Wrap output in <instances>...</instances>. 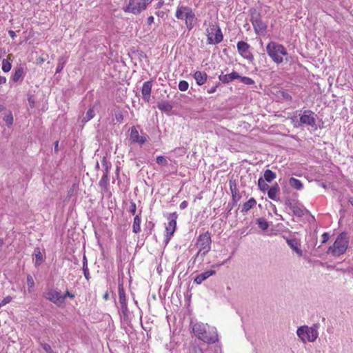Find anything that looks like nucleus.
Here are the masks:
<instances>
[{"instance_id":"f257e3e1","label":"nucleus","mask_w":353,"mask_h":353,"mask_svg":"<svg viewBox=\"0 0 353 353\" xmlns=\"http://www.w3.org/2000/svg\"><path fill=\"white\" fill-rule=\"evenodd\" d=\"M194 335L204 343L212 344L218 341V334L216 327L207 323H196L192 326Z\"/></svg>"},{"instance_id":"f03ea898","label":"nucleus","mask_w":353,"mask_h":353,"mask_svg":"<svg viewBox=\"0 0 353 353\" xmlns=\"http://www.w3.org/2000/svg\"><path fill=\"white\" fill-rule=\"evenodd\" d=\"M212 239L209 232L202 233L199 236L195 243V246L199 249L197 253L192 258L190 261L195 263L198 261L200 264L204 261L207 254L211 250Z\"/></svg>"},{"instance_id":"7ed1b4c3","label":"nucleus","mask_w":353,"mask_h":353,"mask_svg":"<svg viewBox=\"0 0 353 353\" xmlns=\"http://www.w3.org/2000/svg\"><path fill=\"white\" fill-rule=\"evenodd\" d=\"M349 245V238L345 232L339 234L334 244L329 247L327 253H331L334 256H339L343 254Z\"/></svg>"},{"instance_id":"20e7f679","label":"nucleus","mask_w":353,"mask_h":353,"mask_svg":"<svg viewBox=\"0 0 353 353\" xmlns=\"http://www.w3.org/2000/svg\"><path fill=\"white\" fill-rule=\"evenodd\" d=\"M266 50L268 54L276 63L283 62V59L281 55L286 56L288 54L287 50L283 45L272 41L267 45Z\"/></svg>"},{"instance_id":"39448f33","label":"nucleus","mask_w":353,"mask_h":353,"mask_svg":"<svg viewBox=\"0 0 353 353\" xmlns=\"http://www.w3.org/2000/svg\"><path fill=\"white\" fill-rule=\"evenodd\" d=\"M318 325L314 324L312 327L303 325L296 330V334L303 342L307 339L310 342H314L318 338Z\"/></svg>"},{"instance_id":"423d86ee","label":"nucleus","mask_w":353,"mask_h":353,"mask_svg":"<svg viewBox=\"0 0 353 353\" xmlns=\"http://www.w3.org/2000/svg\"><path fill=\"white\" fill-rule=\"evenodd\" d=\"M152 1L153 0H129L128 5L123 8V11L134 14H139L142 11L145 10Z\"/></svg>"},{"instance_id":"0eeeda50","label":"nucleus","mask_w":353,"mask_h":353,"mask_svg":"<svg viewBox=\"0 0 353 353\" xmlns=\"http://www.w3.org/2000/svg\"><path fill=\"white\" fill-rule=\"evenodd\" d=\"M250 21L256 34H259L267 29V25L262 21L261 14L255 9L251 11Z\"/></svg>"},{"instance_id":"6e6552de","label":"nucleus","mask_w":353,"mask_h":353,"mask_svg":"<svg viewBox=\"0 0 353 353\" xmlns=\"http://www.w3.org/2000/svg\"><path fill=\"white\" fill-rule=\"evenodd\" d=\"M177 217L178 215L176 212L170 213L168 216V219L169 221L165 226V245H167L170 242L172 236H173L176 230Z\"/></svg>"},{"instance_id":"1a4fd4ad","label":"nucleus","mask_w":353,"mask_h":353,"mask_svg":"<svg viewBox=\"0 0 353 353\" xmlns=\"http://www.w3.org/2000/svg\"><path fill=\"white\" fill-rule=\"evenodd\" d=\"M208 43L218 44L223 40V36L219 27L213 26L207 30Z\"/></svg>"},{"instance_id":"9d476101","label":"nucleus","mask_w":353,"mask_h":353,"mask_svg":"<svg viewBox=\"0 0 353 353\" xmlns=\"http://www.w3.org/2000/svg\"><path fill=\"white\" fill-rule=\"evenodd\" d=\"M285 205L290 208L294 216L302 217L304 215L303 206L297 201L287 198L285 201Z\"/></svg>"},{"instance_id":"9b49d317","label":"nucleus","mask_w":353,"mask_h":353,"mask_svg":"<svg viewBox=\"0 0 353 353\" xmlns=\"http://www.w3.org/2000/svg\"><path fill=\"white\" fill-rule=\"evenodd\" d=\"M239 53L245 59L252 62L254 60V56L250 51V45L243 41H241L237 43L236 45Z\"/></svg>"},{"instance_id":"f8f14e48","label":"nucleus","mask_w":353,"mask_h":353,"mask_svg":"<svg viewBox=\"0 0 353 353\" xmlns=\"http://www.w3.org/2000/svg\"><path fill=\"white\" fill-rule=\"evenodd\" d=\"M316 114L310 110H305L300 117V123L310 125L316 128Z\"/></svg>"},{"instance_id":"ddd939ff","label":"nucleus","mask_w":353,"mask_h":353,"mask_svg":"<svg viewBox=\"0 0 353 353\" xmlns=\"http://www.w3.org/2000/svg\"><path fill=\"white\" fill-rule=\"evenodd\" d=\"M46 299L50 301L55 305L60 306L63 304V298L61 297V294L59 292L50 289L49 290L45 295Z\"/></svg>"},{"instance_id":"4468645a","label":"nucleus","mask_w":353,"mask_h":353,"mask_svg":"<svg viewBox=\"0 0 353 353\" xmlns=\"http://www.w3.org/2000/svg\"><path fill=\"white\" fill-rule=\"evenodd\" d=\"M152 87V81H148L143 83L141 93L143 95V99L145 102H149L150 100V94Z\"/></svg>"},{"instance_id":"2eb2a0df","label":"nucleus","mask_w":353,"mask_h":353,"mask_svg":"<svg viewBox=\"0 0 353 353\" xmlns=\"http://www.w3.org/2000/svg\"><path fill=\"white\" fill-rule=\"evenodd\" d=\"M100 104L99 101H97L94 105L90 107V108L87 110L85 114L83 116L81 119V123L85 124L92 119H93L95 116L94 108L96 105Z\"/></svg>"},{"instance_id":"dca6fc26","label":"nucleus","mask_w":353,"mask_h":353,"mask_svg":"<svg viewBox=\"0 0 353 353\" xmlns=\"http://www.w3.org/2000/svg\"><path fill=\"white\" fill-rule=\"evenodd\" d=\"M240 77L239 73L236 71L232 72L230 74H223V73L219 76V79L223 83L228 84L235 79Z\"/></svg>"},{"instance_id":"f3484780","label":"nucleus","mask_w":353,"mask_h":353,"mask_svg":"<svg viewBox=\"0 0 353 353\" xmlns=\"http://www.w3.org/2000/svg\"><path fill=\"white\" fill-rule=\"evenodd\" d=\"M191 9L192 8L190 7L179 5L175 14L176 18L181 20L185 19L188 12H189Z\"/></svg>"},{"instance_id":"a211bd4d","label":"nucleus","mask_w":353,"mask_h":353,"mask_svg":"<svg viewBox=\"0 0 353 353\" xmlns=\"http://www.w3.org/2000/svg\"><path fill=\"white\" fill-rule=\"evenodd\" d=\"M196 21V18L195 17V14L194 13L192 9H191V10L188 12V15L185 17V25L187 28L189 30H191L194 28Z\"/></svg>"},{"instance_id":"6ab92c4d","label":"nucleus","mask_w":353,"mask_h":353,"mask_svg":"<svg viewBox=\"0 0 353 353\" xmlns=\"http://www.w3.org/2000/svg\"><path fill=\"white\" fill-rule=\"evenodd\" d=\"M230 189L232 193V201L234 203H237L238 201L241 198V195L239 192V190L236 188V184L235 181H230Z\"/></svg>"},{"instance_id":"aec40b11","label":"nucleus","mask_w":353,"mask_h":353,"mask_svg":"<svg viewBox=\"0 0 353 353\" xmlns=\"http://www.w3.org/2000/svg\"><path fill=\"white\" fill-rule=\"evenodd\" d=\"M216 274V271L213 270L205 271L196 276L194 279V282L196 284H201L203 281L206 280L210 276H212Z\"/></svg>"},{"instance_id":"412c9836","label":"nucleus","mask_w":353,"mask_h":353,"mask_svg":"<svg viewBox=\"0 0 353 353\" xmlns=\"http://www.w3.org/2000/svg\"><path fill=\"white\" fill-rule=\"evenodd\" d=\"M280 191V188L279 185L276 183L272 187L268 188V196L270 199L274 201H279V198L277 196L279 192Z\"/></svg>"},{"instance_id":"4be33fe9","label":"nucleus","mask_w":353,"mask_h":353,"mask_svg":"<svg viewBox=\"0 0 353 353\" xmlns=\"http://www.w3.org/2000/svg\"><path fill=\"white\" fill-rule=\"evenodd\" d=\"M194 78L199 85H203L208 79V75L205 72L201 71H196L194 74Z\"/></svg>"},{"instance_id":"5701e85b","label":"nucleus","mask_w":353,"mask_h":353,"mask_svg":"<svg viewBox=\"0 0 353 353\" xmlns=\"http://www.w3.org/2000/svg\"><path fill=\"white\" fill-rule=\"evenodd\" d=\"M286 242L288 245L292 248L299 256H302L303 251L299 248L300 244L296 241V239H287Z\"/></svg>"},{"instance_id":"b1692460","label":"nucleus","mask_w":353,"mask_h":353,"mask_svg":"<svg viewBox=\"0 0 353 353\" xmlns=\"http://www.w3.org/2000/svg\"><path fill=\"white\" fill-rule=\"evenodd\" d=\"M24 74L23 68L19 66L14 69V72L12 76L11 80L14 83L18 82L19 80L23 79Z\"/></svg>"},{"instance_id":"393cba45","label":"nucleus","mask_w":353,"mask_h":353,"mask_svg":"<svg viewBox=\"0 0 353 353\" xmlns=\"http://www.w3.org/2000/svg\"><path fill=\"white\" fill-rule=\"evenodd\" d=\"M158 108L162 112H165L166 113H170L172 109V105L166 101H162L157 103Z\"/></svg>"},{"instance_id":"a878e982","label":"nucleus","mask_w":353,"mask_h":353,"mask_svg":"<svg viewBox=\"0 0 353 353\" xmlns=\"http://www.w3.org/2000/svg\"><path fill=\"white\" fill-rule=\"evenodd\" d=\"M141 211L140 212V213L139 214L136 215L134 218L133 224H132V232L135 234L139 233L141 230V228H140V224H141Z\"/></svg>"},{"instance_id":"bb28decb","label":"nucleus","mask_w":353,"mask_h":353,"mask_svg":"<svg viewBox=\"0 0 353 353\" xmlns=\"http://www.w3.org/2000/svg\"><path fill=\"white\" fill-rule=\"evenodd\" d=\"M256 204V201L254 198H250L247 202L244 203L241 212L246 213Z\"/></svg>"},{"instance_id":"cd10ccee","label":"nucleus","mask_w":353,"mask_h":353,"mask_svg":"<svg viewBox=\"0 0 353 353\" xmlns=\"http://www.w3.org/2000/svg\"><path fill=\"white\" fill-rule=\"evenodd\" d=\"M118 292L119 302L121 304L127 303L126 296L123 283H119L118 286Z\"/></svg>"},{"instance_id":"c85d7f7f","label":"nucleus","mask_w":353,"mask_h":353,"mask_svg":"<svg viewBox=\"0 0 353 353\" xmlns=\"http://www.w3.org/2000/svg\"><path fill=\"white\" fill-rule=\"evenodd\" d=\"M289 183L290 186L296 190H301L303 188V183L300 180L296 178L291 177L289 180Z\"/></svg>"},{"instance_id":"c756f323","label":"nucleus","mask_w":353,"mask_h":353,"mask_svg":"<svg viewBox=\"0 0 353 353\" xmlns=\"http://www.w3.org/2000/svg\"><path fill=\"white\" fill-rule=\"evenodd\" d=\"M263 177L266 182L270 183L276 178V173L272 170L267 169L264 172Z\"/></svg>"},{"instance_id":"7c9ffc66","label":"nucleus","mask_w":353,"mask_h":353,"mask_svg":"<svg viewBox=\"0 0 353 353\" xmlns=\"http://www.w3.org/2000/svg\"><path fill=\"white\" fill-rule=\"evenodd\" d=\"M34 256H35V266L37 267V266L40 265L44 261V258L39 248H37L34 250Z\"/></svg>"},{"instance_id":"2f4dec72","label":"nucleus","mask_w":353,"mask_h":353,"mask_svg":"<svg viewBox=\"0 0 353 353\" xmlns=\"http://www.w3.org/2000/svg\"><path fill=\"white\" fill-rule=\"evenodd\" d=\"M108 176H107V173H103L101 180L99 182V186L103 190H108Z\"/></svg>"},{"instance_id":"473e14b6","label":"nucleus","mask_w":353,"mask_h":353,"mask_svg":"<svg viewBox=\"0 0 353 353\" xmlns=\"http://www.w3.org/2000/svg\"><path fill=\"white\" fill-rule=\"evenodd\" d=\"M256 222L259 228L263 231L267 230L269 227L268 222L264 218H259L256 219Z\"/></svg>"},{"instance_id":"72a5a7b5","label":"nucleus","mask_w":353,"mask_h":353,"mask_svg":"<svg viewBox=\"0 0 353 353\" xmlns=\"http://www.w3.org/2000/svg\"><path fill=\"white\" fill-rule=\"evenodd\" d=\"M139 134L138 130L136 129L134 126L131 128L130 139L132 142L135 143L139 139Z\"/></svg>"},{"instance_id":"f704fd0d","label":"nucleus","mask_w":353,"mask_h":353,"mask_svg":"<svg viewBox=\"0 0 353 353\" xmlns=\"http://www.w3.org/2000/svg\"><path fill=\"white\" fill-rule=\"evenodd\" d=\"M265 180L263 178H259L258 180V186L260 190L265 192L268 190L269 185L265 183Z\"/></svg>"},{"instance_id":"c9c22d12","label":"nucleus","mask_w":353,"mask_h":353,"mask_svg":"<svg viewBox=\"0 0 353 353\" xmlns=\"http://www.w3.org/2000/svg\"><path fill=\"white\" fill-rule=\"evenodd\" d=\"M12 64L8 59H3L2 70L5 72H8L11 70Z\"/></svg>"},{"instance_id":"e433bc0d","label":"nucleus","mask_w":353,"mask_h":353,"mask_svg":"<svg viewBox=\"0 0 353 353\" xmlns=\"http://www.w3.org/2000/svg\"><path fill=\"white\" fill-rule=\"evenodd\" d=\"M101 163H102L103 167L104 168L103 173H107V176H108L109 169H110V168H111V163L110 162H108V161L106 159L105 157L103 158Z\"/></svg>"},{"instance_id":"4c0bfd02","label":"nucleus","mask_w":353,"mask_h":353,"mask_svg":"<svg viewBox=\"0 0 353 353\" xmlns=\"http://www.w3.org/2000/svg\"><path fill=\"white\" fill-rule=\"evenodd\" d=\"M3 121L6 122L8 127H10L13 123V116L11 112H10L8 114L5 115L3 117Z\"/></svg>"},{"instance_id":"58836bf2","label":"nucleus","mask_w":353,"mask_h":353,"mask_svg":"<svg viewBox=\"0 0 353 353\" xmlns=\"http://www.w3.org/2000/svg\"><path fill=\"white\" fill-rule=\"evenodd\" d=\"M238 79L243 83L245 84V85H253L254 83V81L253 79H252L250 77H241L240 76L239 78H238Z\"/></svg>"},{"instance_id":"ea45409f","label":"nucleus","mask_w":353,"mask_h":353,"mask_svg":"<svg viewBox=\"0 0 353 353\" xmlns=\"http://www.w3.org/2000/svg\"><path fill=\"white\" fill-rule=\"evenodd\" d=\"M178 87L181 91L184 92L188 89L189 83L186 81L182 80L179 81Z\"/></svg>"},{"instance_id":"a19ab883","label":"nucleus","mask_w":353,"mask_h":353,"mask_svg":"<svg viewBox=\"0 0 353 353\" xmlns=\"http://www.w3.org/2000/svg\"><path fill=\"white\" fill-rule=\"evenodd\" d=\"M156 161L159 165H161L163 166H167L168 164L166 158L163 156H158L157 157Z\"/></svg>"},{"instance_id":"79ce46f5","label":"nucleus","mask_w":353,"mask_h":353,"mask_svg":"<svg viewBox=\"0 0 353 353\" xmlns=\"http://www.w3.org/2000/svg\"><path fill=\"white\" fill-rule=\"evenodd\" d=\"M114 116L117 122L121 123L123 120V115L121 111L119 110H114Z\"/></svg>"},{"instance_id":"37998d69","label":"nucleus","mask_w":353,"mask_h":353,"mask_svg":"<svg viewBox=\"0 0 353 353\" xmlns=\"http://www.w3.org/2000/svg\"><path fill=\"white\" fill-rule=\"evenodd\" d=\"M65 62V61H64L63 58H60L59 59L58 65H57V69H56V73L61 72V71L63 70V68L64 67Z\"/></svg>"},{"instance_id":"c03bdc74","label":"nucleus","mask_w":353,"mask_h":353,"mask_svg":"<svg viewBox=\"0 0 353 353\" xmlns=\"http://www.w3.org/2000/svg\"><path fill=\"white\" fill-rule=\"evenodd\" d=\"M27 285L28 288H33L34 285V281L32 276L30 274L27 276Z\"/></svg>"},{"instance_id":"a18cd8bd","label":"nucleus","mask_w":353,"mask_h":353,"mask_svg":"<svg viewBox=\"0 0 353 353\" xmlns=\"http://www.w3.org/2000/svg\"><path fill=\"white\" fill-rule=\"evenodd\" d=\"M82 270H83V274H84V276H85V279L88 281L90 280V272H89V270H88V265L83 266Z\"/></svg>"},{"instance_id":"49530a36","label":"nucleus","mask_w":353,"mask_h":353,"mask_svg":"<svg viewBox=\"0 0 353 353\" xmlns=\"http://www.w3.org/2000/svg\"><path fill=\"white\" fill-rule=\"evenodd\" d=\"M136 211H137V206H136V203L132 201L130 202V208H129V212L132 214V215H134L135 213H136Z\"/></svg>"},{"instance_id":"de8ad7c7","label":"nucleus","mask_w":353,"mask_h":353,"mask_svg":"<svg viewBox=\"0 0 353 353\" xmlns=\"http://www.w3.org/2000/svg\"><path fill=\"white\" fill-rule=\"evenodd\" d=\"M41 345H42V348L43 349V350L45 352H46L47 353H53V350L49 344L43 343V344H41Z\"/></svg>"},{"instance_id":"09e8293b","label":"nucleus","mask_w":353,"mask_h":353,"mask_svg":"<svg viewBox=\"0 0 353 353\" xmlns=\"http://www.w3.org/2000/svg\"><path fill=\"white\" fill-rule=\"evenodd\" d=\"M12 298L10 296H7L0 302V307L9 303L12 301Z\"/></svg>"},{"instance_id":"8fccbe9b","label":"nucleus","mask_w":353,"mask_h":353,"mask_svg":"<svg viewBox=\"0 0 353 353\" xmlns=\"http://www.w3.org/2000/svg\"><path fill=\"white\" fill-rule=\"evenodd\" d=\"M61 297H63V303H64L65 299L67 297L68 298H70V299H74V294H72L71 292H70L68 290H66V292H65V294L63 295H61Z\"/></svg>"},{"instance_id":"3c124183","label":"nucleus","mask_w":353,"mask_h":353,"mask_svg":"<svg viewBox=\"0 0 353 353\" xmlns=\"http://www.w3.org/2000/svg\"><path fill=\"white\" fill-rule=\"evenodd\" d=\"M192 351L194 353H203V350L199 345H196L192 346Z\"/></svg>"},{"instance_id":"603ef678","label":"nucleus","mask_w":353,"mask_h":353,"mask_svg":"<svg viewBox=\"0 0 353 353\" xmlns=\"http://www.w3.org/2000/svg\"><path fill=\"white\" fill-rule=\"evenodd\" d=\"M121 310L124 316H127L128 312V305L127 303L121 304Z\"/></svg>"},{"instance_id":"864d4df0","label":"nucleus","mask_w":353,"mask_h":353,"mask_svg":"<svg viewBox=\"0 0 353 353\" xmlns=\"http://www.w3.org/2000/svg\"><path fill=\"white\" fill-rule=\"evenodd\" d=\"M147 141V138L145 136H139L138 140L135 143H139L140 144H143Z\"/></svg>"},{"instance_id":"5fc2aeb1","label":"nucleus","mask_w":353,"mask_h":353,"mask_svg":"<svg viewBox=\"0 0 353 353\" xmlns=\"http://www.w3.org/2000/svg\"><path fill=\"white\" fill-rule=\"evenodd\" d=\"M321 236H322V243H325L328 241L330 235L328 233L324 232Z\"/></svg>"},{"instance_id":"6e6d98bb","label":"nucleus","mask_w":353,"mask_h":353,"mask_svg":"<svg viewBox=\"0 0 353 353\" xmlns=\"http://www.w3.org/2000/svg\"><path fill=\"white\" fill-rule=\"evenodd\" d=\"M219 85H220V83H219V82H218V83H217L214 86L212 87L210 89H209V90H208V92L209 94H212V93L215 92H216V88H218V86H219Z\"/></svg>"},{"instance_id":"4d7b16f0","label":"nucleus","mask_w":353,"mask_h":353,"mask_svg":"<svg viewBox=\"0 0 353 353\" xmlns=\"http://www.w3.org/2000/svg\"><path fill=\"white\" fill-rule=\"evenodd\" d=\"M154 223L153 222L149 221L147 223L146 228L149 229L150 234H151V232H152V229L154 228Z\"/></svg>"},{"instance_id":"13d9d810","label":"nucleus","mask_w":353,"mask_h":353,"mask_svg":"<svg viewBox=\"0 0 353 353\" xmlns=\"http://www.w3.org/2000/svg\"><path fill=\"white\" fill-rule=\"evenodd\" d=\"M188 202L186 201H183V202L181 203L179 207H180V209L181 210H184L187 207H188Z\"/></svg>"},{"instance_id":"bf43d9fd","label":"nucleus","mask_w":353,"mask_h":353,"mask_svg":"<svg viewBox=\"0 0 353 353\" xmlns=\"http://www.w3.org/2000/svg\"><path fill=\"white\" fill-rule=\"evenodd\" d=\"M154 17L152 16H150L147 19L148 24L150 25L154 22Z\"/></svg>"},{"instance_id":"052dcab7","label":"nucleus","mask_w":353,"mask_h":353,"mask_svg":"<svg viewBox=\"0 0 353 353\" xmlns=\"http://www.w3.org/2000/svg\"><path fill=\"white\" fill-rule=\"evenodd\" d=\"M164 4V1L163 0H160L157 3V6L156 8H161Z\"/></svg>"},{"instance_id":"680f3d73","label":"nucleus","mask_w":353,"mask_h":353,"mask_svg":"<svg viewBox=\"0 0 353 353\" xmlns=\"http://www.w3.org/2000/svg\"><path fill=\"white\" fill-rule=\"evenodd\" d=\"M6 83V78L5 77L0 76V85L5 84Z\"/></svg>"},{"instance_id":"e2e57ef3","label":"nucleus","mask_w":353,"mask_h":353,"mask_svg":"<svg viewBox=\"0 0 353 353\" xmlns=\"http://www.w3.org/2000/svg\"><path fill=\"white\" fill-rule=\"evenodd\" d=\"M8 34L12 39H14L16 37V34L13 30H9Z\"/></svg>"},{"instance_id":"0e129e2a","label":"nucleus","mask_w":353,"mask_h":353,"mask_svg":"<svg viewBox=\"0 0 353 353\" xmlns=\"http://www.w3.org/2000/svg\"><path fill=\"white\" fill-rule=\"evenodd\" d=\"M59 151V141H55L54 143V152L57 153Z\"/></svg>"},{"instance_id":"69168bd1","label":"nucleus","mask_w":353,"mask_h":353,"mask_svg":"<svg viewBox=\"0 0 353 353\" xmlns=\"http://www.w3.org/2000/svg\"><path fill=\"white\" fill-rule=\"evenodd\" d=\"M86 265H88V260H87L85 255L84 254L83 256V266H86Z\"/></svg>"},{"instance_id":"338daca9","label":"nucleus","mask_w":353,"mask_h":353,"mask_svg":"<svg viewBox=\"0 0 353 353\" xmlns=\"http://www.w3.org/2000/svg\"><path fill=\"white\" fill-rule=\"evenodd\" d=\"M103 299H105V301L108 300L109 299V294L108 292H105L104 294H103Z\"/></svg>"},{"instance_id":"774afa93","label":"nucleus","mask_w":353,"mask_h":353,"mask_svg":"<svg viewBox=\"0 0 353 353\" xmlns=\"http://www.w3.org/2000/svg\"><path fill=\"white\" fill-rule=\"evenodd\" d=\"M348 202L353 206V196L349 198Z\"/></svg>"}]
</instances>
